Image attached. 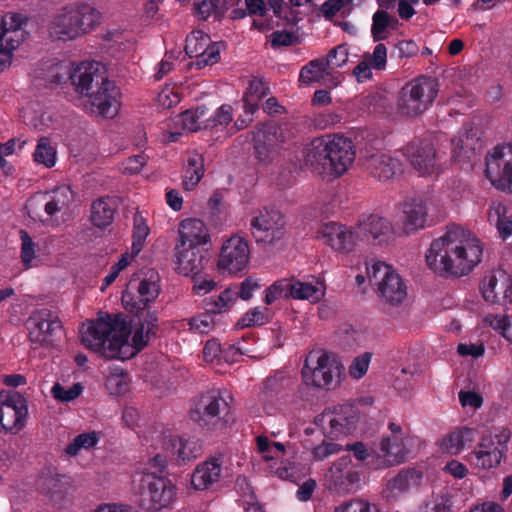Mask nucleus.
<instances>
[{"label":"nucleus","mask_w":512,"mask_h":512,"mask_svg":"<svg viewBox=\"0 0 512 512\" xmlns=\"http://www.w3.org/2000/svg\"><path fill=\"white\" fill-rule=\"evenodd\" d=\"M131 329L120 315L105 314L91 321L82 332V344L105 359L127 360L139 353L156 334L140 323L135 326L132 343H129Z\"/></svg>","instance_id":"obj_1"},{"label":"nucleus","mask_w":512,"mask_h":512,"mask_svg":"<svg viewBox=\"0 0 512 512\" xmlns=\"http://www.w3.org/2000/svg\"><path fill=\"white\" fill-rule=\"evenodd\" d=\"M482 255L480 240L462 227L453 225L431 242L425 260L435 274L458 278L468 275L481 262Z\"/></svg>","instance_id":"obj_2"},{"label":"nucleus","mask_w":512,"mask_h":512,"mask_svg":"<svg viewBox=\"0 0 512 512\" xmlns=\"http://www.w3.org/2000/svg\"><path fill=\"white\" fill-rule=\"evenodd\" d=\"M64 78H71L76 91L89 97L92 113L113 118L119 109L120 90L105 75V69L99 62H82L74 73L66 70Z\"/></svg>","instance_id":"obj_3"},{"label":"nucleus","mask_w":512,"mask_h":512,"mask_svg":"<svg viewBox=\"0 0 512 512\" xmlns=\"http://www.w3.org/2000/svg\"><path fill=\"white\" fill-rule=\"evenodd\" d=\"M99 23L98 11L88 4H70L63 7L49 24L50 36L72 40L87 33Z\"/></svg>","instance_id":"obj_4"},{"label":"nucleus","mask_w":512,"mask_h":512,"mask_svg":"<svg viewBox=\"0 0 512 512\" xmlns=\"http://www.w3.org/2000/svg\"><path fill=\"white\" fill-rule=\"evenodd\" d=\"M345 368L333 355L310 352L301 369L303 384L321 390H332L341 383Z\"/></svg>","instance_id":"obj_5"},{"label":"nucleus","mask_w":512,"mask_h":512,"mask_svg":"<svg viewBox=\"0 0 512 512\" xmlns=\"http://www.w3.org/2000/svg\"><path fill=\"white\" fill-rule=\"evenodd\" d=\"M436 86L433 79L425 76L407 83L398 96L399 113L408 117L422 114L437 97Z\"/></svg>","instance_id":"obj_6"},{"label":"nucleus","mask_w":512,"mask_h":512,"mask_svg":"<svg viewBox=\"0 0 512 512\" xmlns=\"http://www.w3.org/2000/svg\"><path fill=\"white\" fill-rule=\"evenodd\" d=\"M28 22L22 13H7L0 18V72L10 66L13 51L28 36Z\"/></svg>","instance_id":"obj_7"},{"label":"nucleus","mask_w":512,"mask_h":512,"mask_svg":"<svg viewBox=\"0 0 512 512\" xmlns=\"http://www.w3.org/2000/svg\"><path fill=\"white\" fill-rule=\"evenodd\" d=\"M346 450L352 452L354 457L369 469L381 470L401 464L400 445L389 446L388 439H381L378 445H373L370 449L358 441L348 444Z\"/></svg>","instance_id":"obj_8"},{"label":"nucleus","mask_w":512,"mask_h":512,"mask_svg":"<svg viewBox=\"0 0 512 512\" xmlns=\"http://www.w3.org/2000/svg\"><path fill=\"white\" fill-rule=\"evenodd\" d=\"M176 497V487L166 477L145 475L140 484L139 505L147 511L168 508Z\"/></svg>","instance_id":"obj_9"},{"label":"nucleus","mask_w":512,"mask_h":512,"mask_svg":"<svg viewBox=\"0 0 512 512\" xmlns=\"http://www.w3.org/2000/svg\"><path fill=\"white\" fill-rule=\"evenodd\" d=\"M284 215L275 208L255 210L250 219V232L256 243L272 245L285 235Z\"/></svg>","instance_id":"obj_10"},{"label":"nucleus","mask_w":512,"mask_h":512,"mask_svg":"<svg viewBox=\"0 0 512 512\" xmlns=\"http://www.w3.org/2000/svg\"><path fill=\"white\" fill-rule=\"evenodd\" d=\"M225 46L223 41L212 42L210 37L202 31H192L186 37L185 52L190 58H195L191 67L201 70L216 64Z\"/></svg>","instance_id":"obj_11"},{"label":"nucleus","mask_w":512,"mask_h":512,"mask_svg":"<svg viewBox=\"0 0 512 512\" xmlns=\"http://www.w3.org/2000/svg\"><path fill=\"white\" fill-rule=\"evenodd\" d=\"M175 258V269L184 276H192L213 268L211 252L202 245L180 241L175 248Z\"/></svg>","instance_id":"obj_12"},{"label":"nucleus","mask_w":512,"mask_h":512,"mask_svg":"<svg viewBox=\"0 0 512 512\" xmlns=\"http://www.w3.org/2000/svg\"><path fill=\"white\" fill-rule=\"evenodd\" d=\"M27 415V400L22 394L0 392V432L18 433L24 428Z\"/></svg>","instance_id":"obj_13"},{"label":"nucleus","mask_w":512,"mask_h":512,"mask_svg":"<svg viewBox=\"0 0 512 512\" xmlns=\"http://www.w3.org/2000/svg\"><path fill=\"white\" fill-rule=\"evenodd\" d=\"M329 490L337 494H348L360 488L361 471L359 465L353 463L349 455L340 457L326 475Z\"/></svg>","instance_id":"obj_14"},{"label":"nucleus","mask_w":512,"mask_h":512,"mask_svg":"<svg viewBox=\"0 0 512 512\" xmlns=\"http://www.w3.org/2000/svg\"><path fill=\"white\" fill-rule=\"evenodd\" d=\"M249 258L248 241L244 237L233 235L223 242L217 267L222 273L236 274L247 267Z\"/></svg>","instance_id":"obj_15"},{"label":"nucleus","mask_w":512,"mask_h":512,"mask_svg":"<svg viewBox=\"0 0 512 512\" xmlns=\"http://www.w3.org/2000/svg\"><path fill=\"white\" fill-rule=\"evenodd\" d=\"M29 340L41 346L49 343L57 330L62 329L58 315L48 308L37 309L27 320Z\"/></svg>","instance_id":"obj_16"},{"label":"nucleus","mask_w":512,"mask_h":512,"mask_svg":"<svg viewBox=\"0 0 512 512\" xmlns=\"http://www.w3.org/2000/svg\"><path fill=\"white\" fill-rule=\"evenodd\" d=\"M230 407L219 391H209L201 395L198 403L190 412V417L200 425H206L210 419L223 418L229 414Z\"/></svg>","instance_id":"obj_17"},{"label":"nucleus","mask_w":512,"mask_h":512,"mask_svg":"<svg viewBox=\"0 0 512 512\" xmlns=\"http://www.w3.org/2000/svg\"><path fill=\"white\" fill-rule=\"evenodd\" d=\"M451 160H473L481 155L483 142L472 123H465L451 141Z\"/></svg>","instance_id":"obj_18"},{"label":"nucleus","mask_w":512,"mask_h":512,"mask_svg":"<svg viewBox=\"0 0 512 512\" xmlns=\"http://www.w3.org/2000/svg\"><path fill=\"white\" fill-rule=\"evenodd\" d=\"M318 233L326 244L341 253L352 251L359 238L355 227L338 222H328L322 225Z\"/></svg>","instance_id":"obj_19"},{"label":"nucleus","mask_w":512,"mask_h":512,"mask_svg":"<svg viewBox=\"0 0 512 512\" xmlns=\"http://www.w3.org/2000/svg\"><path fill=\"white\" fill-rule=\"evenodd\" d=\"M481 290L487 302L502 306L512 304V279L505 271L486 276Z\"/></svg>","instance_id":"obj_20"},{"label":"nucleus","mask_w":512,"mask_h":512,"mask_svg":"<svg viewBox=\"0 0 512 512\" xmlns=\"http://www.w3.org/2000/svg\"><path fill=\"white\" fill-rule=\"evenodd\" d=\"M358 232V241L382 245L387 243L391 232V223L377 214L362 215L355 226Z\"/></svg>","instance_id":"obj_21"},{"label":"nucleus","mask_w":512,"mask_h":512,"mask_svg":"<svg viewBox=\"0 0 512 512\" xmlns=\"http://www.w3.org/2000/svg\"><path fill=\"white\" fill-rule=\"evenodd\" d=\"M221 473L222 459L211 457L197 465L191 476V484L196 490H206L220 479Z\"/></svg>","instance_id":"obj_22"},{"label":"nucleus","mask_w":512,"mask_h":512,"mask_svg":"<svg viewBox=\"0 0 512 512\" xmlns=\"http://www.w3.org/2000/svg\"><path fill=\"white\" fill-rule=\"evenodd\" d=\"M167 450L171 451L178 462L184 463L201 456L203 445L195 436L182 435L171 437L167 443Z\"/></svg>","instance_id":"obj_23"},{"label":"nucleus","mask_w":512,"mask_h":512,"mask_svg":"<svg viewBox=\"0 0 512 512\" xmlns=\"http://www.w3.org/2000/svg\"><path fill=\"white\" fill-rule=\"evenodd\" d=\"M358 418L355 406L344 404L336 407L334 415L329 419L330 435L338 438L340 435L351 433L355 429Z\"/></svg>","instance_id":"obj_24"},{"label":"nucleus","mask_w":512,"mask_h":512,"mask_svg":"<svg viewBox=\"0 0 512 512\" xmlns=\"http://www.w3.org/2000/svg\"><path fill=\"white\" fill-rule=\"evenodd\" d=\"M404 228L414 231L424 228L427 219V207L421 198H408L402 204Z\"/></svg>","instance_id":"obj_25"},{"label":"nucleus","mask_w":512,"mask_h":512,"mask_svg":"<svg viewBox=\"0 0 512 512\" xmlns=\"http://www.w3.org/2000/svg\"><path fill=\"white\" fill-rule=\"evenodd\" d=\"M292 285V299L307 300L310 303H318L325 296V284L314 277L311 281L307 282L292 278Z\"/></svg>","instance_id":"obj_26"},{"label":"nucleus","mask_w":512,"mask_h":512,"mask_svg":"<svg viewBox=\"0 0 512 512\" xmlns=\"http://www.w3.org/2000/svg\"><path fill=\"white\" fill-rule=\"evenodd\" d=\"M485 176L498 190L512 192V162H484Z\"/></svg>","instance_id":"obj_27"},{"label":"nucleus","mask_w":512,"mask_h":512,"mask_svg":"<svg viewBox=\"0 0 512 512\" xmlns=\"http://www.w3.org/2000/svg\"><path fill=\"white\" fill-rule=\"evenodd\" d=\"M422 476V472L416 469H403L386 482V491L390 497H397L411 487L418 486Z\"/></svg>","instance_id":"obj_28"},{"label":"nucleus","mask_w":512,"mask_h":512,"mask_svg":"<svg viewBox=\"0 0 512 512\" xmlns=\"http://www.w3.org/2000/svg\"><path fill=\"white\" fill-rule=\"evenodd\" d=\"M180 241L205 246L209 242V234L200 219H185L180 224Z\"/></svg>","instance_id":"obj_29"},{"label":"nucleus","mask_w":512,"mask_h":512,"mask_svg":"<svg viewBox=\"0 0 512 512\" xmlns=\"http://www.w3.org/2000/svg\"><path fill=\"white\" fill-rule=\"evenodd\" d=\"M488 221L494 225L503 240L512 235V217L507 215V207L500 201H493L488 210Z\"/></svg>","instance_id":"obj_30"},{"label":"nucleus","mask_w":512,"mask_h":512,"mask_svg":"<svg viewBox=\"0 0 512 512\" xmlns=\"http://www.w3.org/2000/svg\"><path fill=\"white\" fill-rule=\"evenodd\" d=\"M379 294L390 304L401 303L407 295L406 285L399 274H390L387 280L379 282Z\"/></svg>","instance_id":"obj_31"},{"label":"nucleus","mask_w":512,"mask_h":512,"mask_svg":"<svg viewBox=\"0 0 512 512\" xmlns=\"http://www.w3.org/2000/svg\"><path fill=\"white\" fill-rule=\"evenodd\" d=\"M328 160H355L353 141L343 135H328Z\"/></svg>","instance_id":"obj_32"},{"label":"nucleus","mask_w":512,"mask_h":512,"mask_svg":"<svg viewBox=\"0 0 512 512\" xmlns=\"http://www.w3.org/2000/svg\"><path fill=\"white\" fill-rule=\"evenodd\" d=\"M115 211V202L111 198H99L92 203L91 222L98 228H106L112 224Z\"/></svg>","instance_id":"obj_33"},{"label":"nucleus","mask_w":512,"mask_h":512,"mask_svg":"<svg viewBox=\"0 0 512 512\" xmlns=\"http://www.w3.org/2000/svg\"><path fill=\"white\" fill-rule=\"evenodd\" d=\"M269 88L259 78H253L243 97V108L248 116H252L259 108V102L267 96Z\"/></svg>","instance_id":"obj_34"},{"label":"nucleus","mask_w":512,"mask_h":512,"mask_svg":"<svg viewBox=\"0 0 512 512\" xmlns=\"http://www.w3.org/2000/svg\"><path fill=\"white\" fill-rule=\"evenodd\" d=\"M301 168L309 169L325 181H333L348 170L347 162H304Z\"/></svg>","instance_id":"obj_35"},{"label":"nucleus","mask_w":512,"mask_h":512,"mask_svg":"<svg viewBox=\"0 0 512 512\" xmlns=\"http://www.w3.org/2000/svg\"><path fill=\"white\" fill-rule=\"evenodd\" d=\"M46 197L45 212L47 215L53 216L69 207L73 200V192L69 186H60L53 190L51 194H46Z\"/></svg>","instance_id":"obj_36"},{"label":"nucleus","mask_w":512,"mask_h":512,"mask_svg":"<svg viewBox=\"0 0 512 512\" xmlns=\"http://www.w3.org/2000/svg\"><path fill=\"white\" fill-rule=\"evenodd\" d=\"M365 170L379 181L394 179L404 171L403 162H364Z\"/></svg>","instance_id":"obj_37"},{"label":"nucleus","mask_w":512,"mask_h":512,"mask_svg":"<svg viewBox=\"0 0 512 512\" xmlns=\"http://www.w3.org/2000/svg\"><path fill=\"white\" fill-rule=\"evenodd\" d=\"M403 156L408 160H432L436 151L430 139H415L404 148Z\"/></svg>","instance_id":"obj_38"},{"label":"nucleus","mask_w":512,"mask_h":512,"mask_svg":"<svg viewBox=\"0 0 512 512\" xmlns=\"http://www.w3.org/2000/svg\"><path fill=\"white\" fill-rule=\"evenodd\" d=\"M476 431L472 428H461L452 432L443 442V446L450 453H459L475 439Z\"/></svg>","instance_id":"obj_39"},{"label":"nucleus","mask_w":512,"mask_h":512,"mask_svg":"<svg viewBox=\"0 0 512 512\" xmlns=\"http://www.w3.org/2000/svg\"><path fill=\"white\" fill-rule=\"evenodd\" d=\"M236 301V294L232 289L228 288L221 292L217 297H210L203 300L205 313H210L214 317L215 314L223 313L230 309Z\"/></svg>","instance_id":"obj_40"},{"label":"nucleus","mask_w":512,"mask_h":512,"mask_svg":"<svg viewBox=\"0 0 512 512\" xmlns=\"http://www.w3.org/2000/svg\"><path fill=\"white\" fill-rule=\"evenodd\" d=\"M208 115L206 106H198L195 109H189L179 115L182 127L185 130L196 132L204 129L205 116Z\"/></svg>","instance_id":"obj_41"},{"label":"nucleus","mask_w":512,"mask_h":512,"mask_svg":"<svg viewBox=\"0 0 512 512\" xmlns=\"http://www.w3.org/2000/svg\"><path fill=\"white\" fill-rule=\"evenodd\" d=\"M148 234L149 227L146 224V219L139 211H136L133 217V233L131 245L132 257H136L141 252Z\"/></svg>","instance_id":"obj_42"},{"label":"nucleus","mask_w":512,"mask_h":512,"mask_svg":"<svg viewBox=\"0 0 512 512\" xmlns=\"http://www.w3.org/2000/svg\"><path fill=\"white\" fill-rule=\"evenodd\" d=\"M328 70L327 62H325L323 58L313 59L302 67L299 80L305 84L318 82L324 78L325 75L329 74Z\"/></svg>","instance_id":"obj_43"},{"label":"nucleus","mask_w":512,"mask_h":512,"mask_svg":"<svg viewBox=\"0 0 512 512\" xmlns=\"http://www.w3.org/2000/svg\"><path fill=\"white\" fill-rule=\"evenodd\" d=\"M292 289V278L277 280L266 288L264 303L271 305L278 299H289L292 296Z\"/></svg>","instance_id":"obj_44"},{"label":"nucleus","mask_w":512,"mask_h":512,"mask_svg":"<svg viewBox=\"0 0 512 512\" xmlns=\"http://www.w3.org/2000/svg\"><path fill=\"white\" fill-rule=\"evenodd\" d=\"M139 292L134 288V281H130L128 288L122 293V303L126 310L135 313L138 317L148 307L149 302L139 297Z\"/></svg>","instance_id":"obj_45"},{"label":"nucleus","mask_w":512,"mask_h":512,"mask_svg":"<svg viewBox=\"0 0 512 512\" xmlns=\"http://www.w3.org/2000/svg\"><path fill=\"white\" fill-rule=\"evenodd\" d=\"M204 172V162H187L182 171V184L184 190H193L203 178Z\"/></svg>","instance_id":"obj_46"},{"label":"nucleus","mask_w":512,"mask_h":512,"mask_svg":"<svg viewBox=\"0 0 512 512\" xmlns=\"http://www.w3.org/2000/svg\"><path fill=\"white\" fill-rule=\"evenodd\" d=\"M270 321V310L266 307H255L248 310L236 323L240 329L262 326Z\"/></svg>","instance_id":"obj_47"},{"label":"nucleus","mask_w":512,"mask_h":512,"mask_svg":"<svg viewBox=\"0 0 512 512\" xmlns=\"http://www.w3.org/2000/svg\"><path fill=\"white\" fill-rule=\"evenodd\" d=\"M99 442L98 433L95 431L81 433L77 435L66 448V455L73 457L76 456L82 449H90L95 447Z\"/></svg>","instance_id":"obj_48"},{"label":"nucleus","mask_w":512,"mask_h":512,"mask_svg":"<svg viewBox=\"0 0 512 512\" xmlns=\"http://www.w3.org/2000/svg\"><path fill=\"white\" fill-rule=\"evenodd\" d=\"M510 439L508 430L503 429L500 433L495 435H488L482 437L480 443L475 450H486L487 452H501L504 453L506 445Z\"/></svg>","instance_id":"obj_49"},{"label":"nucleus","mask_w":512,"mask_h":512,"mask_svg":"<svg viewBox=\"0 0 512 512\" xmlns=\"http://www.w3.org/2000/svg\"><path fill=\"white\" fill-rule=\"evenodd\" d=\"M502 456L501 452L475 450L470 454L469 461L478 468L491 469L500 464Z\"/></svg>","instance_id":"obj_50"},{"label":"nucleus","mask_w":512,"mask_h":512,"mask_svg":"<svg viewBox=\"0 0 512 512\" xmlns=\"http://www.w3.org/2000/svg\"><path fill=\"white\" fill-rule=\"evenodd\" d=\"M232 120V107L230 105L225 104L220 106L210 116H205L204 129H215L219 127L224 128L228 126Z\"/></svg>","instance_id":"obj_51"},{"label":"nucleus","mask_w":512,"mask_h":512,"mask_svg":"<svg viewBox=\"0 0 512 512\" xmlns=\"http://www.w3.org/2000/svg\"><path fill=\"white\" fill-rule=\"evenodd\" d=\"M328 135L312 139L305 147L304 160H328Z\"/></svg>","instance_id":"obj_52"},{"label":"nucleus","mask_w":512,"mask_h":512,"mask_svg":"<svg viewBox=\"0 0 512 512\" xmlns=\"http://www.w3.org/2000/svg\"><path fill=\"white\" fill-rule=\"evenodd\" d=\"M158 280V274L152 272L149 278H144L139 281L137 286H134V288L139 292V297H143L144 300L149 303L154 301L160 293Z\"/></svg>","instance_id":"obj_53"},{"label":"nucleus","mask_w":512,"mask_h":512,"mask_svg":"<svg viewBox=\"0 0 512 512\" xmlns=\"http://www.w3.org/2000/svg\"><path fill=\"white\" fill-rule=\"evenodd\" d=\"M366 274L369 282L379 287V282L387 280L390 274H395V271L382 261H373L371 264L366 263Z\"/></svg>","instance_id":"obj_54"},{"label":"nucleus","mask_w":512,"mask_h":512,"mask_svg":"<svg viewBox=\"0 0 512 512\" xmlns=\"http://www.w3.org/2000/svg\"><path fill=\"white\" fill-rule=\"evenodd\" d=\"M391 17L385 10H377L372 17L371 35L374 42L386 39L385 30L390 25Z\"/></svg>","instance_id":"obj_55"},{"label":"nucleus","mask_w":512,"mask_h":512,"mask_svg":"<svg viewBox=\"0 0 512 512\" xmlns=\"http://www.w3.org/2000/svg\"><path fill=\"white\" fill-rule=\"evenodd\" d=\"M293 384L291 377L286 376L282 373H277L272 377L267 378L264 384L266 392H270L274 395H280L282 392L290 388Z\"/></svg>","instance_id":"obj_56"},{"label":"nucleus","mask_w":512,"mask_h":512,"mask_svg":"<svg viewBox=\"0 0 512 512\" xmlns=\"http://www.w3.org/2000/svg\"><path fill=\"white\" fill-rule=\"evenodd\" d=\"M82 390L83 387L80 383H75L68 389L64 388L59 383H55L51 389V393L56 400L70 402L79 397Z\"/></svg>","instance_id":"obj_57"},{"label":"nucleus","mask_w":512,"mask_h":512,"mask_svg":"<svg viewBox=\"0 0 512 512\" xmlns=\"http://www.w3.org/2000/svg\"><path fill=\"white\" fill-rule=\"evenodd\" d=\"M132 258H133L132 254H129L128 252L123 253L121 255L120 259L118 260V262L115 263L114 265H112L109 273L103 279V282H102V285L100 288L102 292L105 291L106 288L109 287L117 279L120 272L128 266V264Z\"/></svg>","instance_id":"obj_58"},{"label":"nucleus","mask_w":512,"mask_h":512,"mask_svg":"<svg viewBox=\"0 0 512 512\" xmlns=\"http://www.w3.org/2000/svg\"><path fill=\"white\" fill-rule=\"evenodd\" d=\"M190 329L200 334L209 333L214 327V317L210 313H201L192 317L188 322Z\"/></svg>","instance_id":"obj_59"},{"label":"nucleus","mask_w":512,"mask_h":512,"mask_svg":"<svg viewBox=\"0 0 512 512\" xmlns=\"http://www.w3.org/2000/svg\"><path fill=\"white\" fill-rule=\"evenodd\" d=\"M371 359L372 353L370 352H364L355 357L349 367L350 376L354 379L362 378L368 370Z\"/></svg>","instance_id":"obj_60"},{"label":"nucleus","mask_w":512,"mask_h":512,"mask_svg":"<svg viewBox=\"0 0 512 512\" xmlns=\"http://www.w3.org/2000/svg\"><path fill=\"white\" fill-rule=\"evenodd\" d=\"M327 62V69L342 67L348 61V50L345 45H338L331 49L324 59Z\"/></svg>","instance_id":"obj_61"},{"label":"nucleus","mask_w":512,"mask_h":512,"mask_svg":"<svg viewBox=\"0 0 512 512\" xmlns=\"http://www.w3.org/2000/svg\"><path fill=\"white\" fill-rule=\"evenodd\" d=\"M419 47L413 40H401L397 42L391 51V57L411 58L417 55Z\"/></svg>","instance_id":"obj_62"},{"label":"nucleus","mask_w":512,"mask_h":512,"mask_svg":"<svg viewBox=\"0 0 512 512\" xmlns=\"http://www.w3.org/2000/svg\"><path fill=\"white\" fill-rule=\"evenodd\" d=\"M107 387L112 394H125L129 390L128 374L122 370L120 374L109 376L107 378Z\"/></svg>","instance_id":"obj_63"},{"label":"nucleus","mask_w":512,"mask_h":512,"mask_svg":"<svg viewBox=\"0 0 512 512\" xmlns=\"http://www.w3.org/2000/svg\"><path fill=\"white\" fill-rule=\"evenodd\" d=\"M336 512H379L376 505L364 500H352L343 503L336 509Z\"/></svg>","instance_id":"obj_64"}]
</instances>
